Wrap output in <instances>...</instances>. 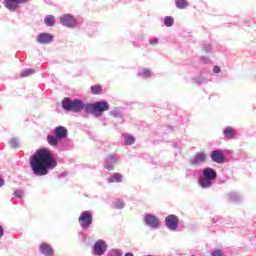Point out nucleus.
<instances>
[{
	"label": "nucleus",
	"instance_id": "20",
	"mask_svg": "<svg viewBox=\"0 0 256 256\" xmlns=\"http://www.w3.org/2000/svg\"><path fill=\"white\" fill-rule=\"evenodd\" d=\"M90 91L92 95H100V93L103 91V87H101V85H94L90 87Z\"/></svg>",
	"mask_w": 256,
	"mask_h": 256
},
{
	"label": "nucleus",
	"instance_id": "16",
	"mask_svg": "<svg viewBox=\"0 0 256 256\" xmlns=\"http://www.w3.org/2000/svg\"><path fill=\"white\" fill-rule=\"evenodd\" d=\"M224 136L227 139H233L235 137V129H233V127L231 126H227L224 130H223Z\"/></svg>",
	"mask_w": 256,
	"mask_h": 256
},
{
	"label": "nucleus",
	"instance_id": "13",
	"mask_svg": "<svg viewBox=\"0 0 256 256\" xmlns=\"http://www.w3.org/2000/svg\"><path fill=\"white\" fill-rule=\"evenodd\" d=\"M211 159L214 163H223V161H225V156L221 150H214L211 153Z\"/></svg>",
	"mask_w": 256,
	"mask_h": 256
},
{
	"label": "nucleus",
	"instance_id": "3",
	"mask_svg": "<svg viewBox=\"0 0 256 256\" xmlns=\"http://www.w3.org/2000/svg\"><path fill=\"white\" fill-rule=\"evenodd\" d=\"M86 104L79 99L72 100L69 97H66L62 100V108L64 111H73L74 113H81V111H85Z\"/></svg>",
	"mask_w": 256,
	"mask_h": 256
},
{
	"label": "nucleus",
	"instance_id": "4",
	"mask_svg": "<svg viewBox=\"0 0 256 256\" xmlns=\"http://www.w3.org/2000/svg\"><path fill=\"white\" fill-rule=\"evenodd\" d=\"M78 223L81 225L82 229H89L93 223V213L89 211L82 212L78 218Z\"/></svg>",
	"mask_w": 256,
	"mask_h": 256
},
{
	"label": "nucleus",
	"instance_id": "8",
	"mask_svg": "<svg viewBox=\"0 0 256 256\" xmlns=\"http://www.w3.org/2000/svg\"><path fill=\"white\" fill-rule=\"evenodd\" d=\"M29 0H5L4 5L6 9H9V11H17L19 9V5L22 3H27Z\"/></svg>",
	"mask_w": 256,
	"mask_h": 256
},
{
	"label": "nucleus",
	"instance_id": "35",
	"mask_svg": "<svg viewBox=\"0 0 256 256\" xmlns=\"http://www.w3.org/2000/svg\"><path fill=\"white\" fill-rule=\"evenodd\" d=\"M3 235H4L3 226H0V237H3Z\"/></svg>",
	"mask_w": 256,
	"mask_h": 256
},
{
	"label": "nucleus",
	"instance_id": "12",
	"mask_svg": "<svg viewBox=\"0 0 256 256\" xmlns=\"http://www.w3.org/2000/svg\"><path fill=\"white\" fill-rule=\"evenodd\" d=\"M51 41H53V35H51L49 33H41L37 37V42L41 43L42 45L51 43Z\"/></svg>",
	"mask_w": 256,
	"mask_h": 256
},
{
	"label": "nucleus",
	"instance_id": "26",
	"mask_svg": "<svg viewBox=\"0 0 256 256\" xmlns=\"http://www.w3.org/2000/svg\"><path fill=\"white\" fill-rule=\"evenodd\" d=\"M15 197H17L18 199H23V191L20 190H16L14 192Z\"/></svg>",
	"mask_w": 256,
	"mask_h": 256
},
{
	"label": "nucleus",
	"instance_id": "11",
	"mask_svg": "<svg viewBox=\"0 0 256 256\" xmlns=\"http://www.w3.org/2000/svg\"><path fill=\"white\" fill-rule=\"evenodd\" d=\"M40 252L42 253V255L45 256H54L55 252L53 251V248L51 247V245L47 244V243H42L39 247Z\"/></svg>",
	"mask_w": 256,
	"mask_h": 256
},
{
	"label": "nucleus",
	"instance_id": "37",
	"mask_svg": "<svg viewBox=\"0 0 256 256\" xmlns=\"http://www.w3.org/2000/svg\"><path fill=\"white\" fill-rule=\"evenodd\" d=\"M5 181H3V179H0V187H3Z\"/></svg>",
	"mask_w": 256,
	"mask_h": 256
},
{
	"label": "nucleus",
	"instance_id": "22",
	"mask_svg": "<svg viewBox=\"0 0 256 256\" xmlns=\"http://www.w3.org/2000/svg\"><path fill=\"white\" fill-rule=\"evenodd\" d=\"M45 24L48 25V27H53L55 25V17L48 16L44 20Z\"/></svg>",
	"mask_w": 256,
	"mask_h": 256
},
{
	"label": "nucleus",
	"instance_id": "24",
	"mask_svg": "<svg viewBox=\"0 0 256 256\" xmlns=\"http://www.w3.org/2000/svg\"><path fill=\"white\" fill-rule=\"evenodd\" d=\"M34 73L35 70L28 68L22 71L21 77H30V75H34Z\"/></svg>",
	"mask_w": 256,
	"mask_h": 256
},
{
	"label": "nucleus",
	"instance_id": "19",
	"mask_svg": "<svg viewBox=\"0 0 256 256\" xmlns=\"http://www.w3.org/2000/svg\"><path fill=\"white\" fill-rule=\"evenodd\" d=\"M109 183H121L123 181V176L120 173H114L108 179Z\"/></svg>",
	"mask_w": 256,
	"mask_h": 256
},
{
	"label": "nucleus",
	"instance_id": "28",
	"mask_svg": "<svg viewBox=\"0 0 256 256\" xmlns=\"http://www.w3.org/2000/svg\"><path fill=\"white\" fill-rule=\"evenodd\" d=\"M10 145L11 147H19V142L17 141V139H12L10 141Z\"/></svg>",
	"mask_w": 256,
	"mask_h": 256
},
{
	"label": "nucleus",
	"instance_id": "27",
	"mask_svg": "<svg viewBox=\"0 0 256 256\" xmlns=\"http://www.w3.org/2000/svg\"><path fill=\"white\" fill-rule=\"evenodd\" d=\"M211 256H225L223 255V251L221 250H215L211 253Z\"/></svg>",
	"mask_w": 256,
	"mask_h": 256
},
{
	"label": "nucleus",
	"instance_id": "2",
	"mask_svg": "<svg viewBox=\"0 0 256 256\" xmlns=\"http://www.w3.org/2000/svg\"><path fill=\"white\" fill-rule=\"evenodd\" d=\"M105 111H109V102L105 100L95 102L94 104L88 103L85 106V113H91L95 117H101Z\"/></svg>",
	"mask_w": 256,
	"mask_h": 256
},
{
	"label": "nucleus",
	"instance_id": "36",
	"mask_svg": "<svg viewBox=\"0 0 256 256\" xmlns=\"http://www.w3.org/2000/svg\"><path fill=\"white\" fill-rule=\"evenodd\" d=\"M106 169H107L108 171H113L114 167H113V166H106Z\"/></svg>",
	"mask_w": 256,
	"mask_h": 256
},
{
	"label": "nucleus",
	"instance_id": "25",
	"mask_svg": "<svg viewBox=\"0 0 256 256\" xmlns=\"http://www.w3.org/2000/svg\"><path fill=\"white\" fill-rule=\"evenodd\" d=\"M126 145H133L135 143V137L133 136H128L124 139Z\"/></svg>",
	"mask_w": 256,
	"mask_h": 256
},
{
	"label": "nucleus",
	"instance_id": "33",
	"mask_svg": "<svg viewBox=\"0 0 256 256\" xmlns=\"http://www.w3.org/2000/svg\"><path fill=\"white\" fill-rule=\"evenodd\" d=\"M110 256H121V253H119L118 251H112Z\"/></svg>",
	"mask_w": 256,
	"mask_h": 256
},
{
	"label": "nucleus",
	"instance_id": "30",
	"mask_svg": "<svg viewBox=\"0 0 256 256\" xmlns=\"http://www.w3.org/2000/svg\"><path fill=\"white\" fill-rule=\"evenodd\" d=\"M116 207L117 209H123L125 207V204L123 202H117Z\"/></svg>",
	"mask_w": 256,
	"mask_h": 256
},
{
	"label": "nucleus",
	"instance_id": "14",
	"mask_svg": "<svg viewBox=\"0 0 256 256\" xmlns=\"http://www.w3.org/2000/svg\"><path fill=\"white\" fill-rule=\"evenodd\" d=\"M54 135L58 138V139H65L68 135V131L67 128L63 127V126H57L54 129Z\"/></svg>",
	"mask_w": 256,
	"mask_h": 256
},
{
	"label": "nucleus",
	"instance_id": "10",
	"mask_svg": "<svg viewBox=\"0 0 256 256\" xmlns=\"http://www.w3.org/2000/svg\"><path fill=\"white\" fill-rule=\"evenodd\" d=\"M205 159H207V154L204 152H198L190 162L192 165H200V163H205Z\"/></svg>",
	"mask_w": 256,
	"mask_h": 256
},
{
	"label": "nucleus",
	"instance_id": "21",
	"mask_svg": "<svg viewBox=\"0 0 256 256\" xmlns=\"http://www.w3.org/2000/svg\"><path fill=\"white\" fill-rule=\"evenodd\" d=\"M175 5L178 9H186V7L189 5V2H187V0H176Z\"/></svg>",
	"mask_w": 256,
	"mask_h": 256
},
{
	"label": "nucleus",
	"instance_id": "32",
	"mask_svg": "<svg viewBox=\"0 0 256 256\" xmlns=\"http://www.w3.org/2000/svg\"><path fill=\"white\" fill-rule=\"evenodd\" d=\"M213 72H214V73H221V68H220L219 66H215V67L213 68Z\"/></svg>",
	"mask_w": 256,
	"mask_h": 256
},
{
	"label": "nucleus",
	"instance_id": "15",
	"mask_svg": "<svg viewBox=\"0 0 256 256\" xmlns=\"http://www.w3.org/2000/svg\"><path fill=\"white\" fill-rule=\"evenodd\" d=\"M203 176L213 181L217 179V172L213 168H206L203 170Z\"/></svg>",
	"mask_w": 256,
	"mask_h": 256
},
{
	"label": "nucleus",
	"instance_id": "29",
	"mask_svg": "<svg viewBox=\"0 0 256 256\" xmlns=\"http://www.w3.org/2000/svg\"><path fill=\"white\" fill-rule=\"evenodd\" d=\"M144 77H151V70L145 69L143 72Z\"/></svg>",
	"mask_w": 256,
	"mask_h": 256
},
{
	"label": "nucleus",
	"instance_id": "7",
	"mask_svg": "<svg viewBox=\"0 0 256 256\" xmlns=\"http://www.w3.org/2000/svg\"><path fill=\"white\" fill-rule=\"evenodd\" d=\"M166 227L170 229L171 231H175L177 227H179V218L175 215H169L165 219Z\"/></svg>",
	"mask_w": 256,
	"mask_h": 256
},
{
	"label": "nucleus",
	"instance_id": "6",
	"mask_svg": "<svg viewBox=\"0 0 256 256\" xmlns=\"http://www.w3.org/2000/svg\"><path fill=\"white\" fill-rule=\"evenodd\" d=\"M60 23L61 25H64V27H75L77 21L72 15L64 14L60 16Z\"/></svg>",
	"mask_w": 256,
	"mask_h": 256
},
{
	"label": "nucleus",
	"instance_id": "18",
	"mask_svg": "<svg viewBox=\"0 0 256 256\" xmlns=\"http://www.w3.org/2000/svg\"><path fill=\"white\" fill-rule=\"evenodd\" d=\"M59 141H61L57 136L48 135L47 136V142L51 147H57L59 145Z\"/></svg>",
	"mask_w": 256,
	"mask_h": 256
},
{
	"label": "nucleus",
	"instance_id": "23",
	"mask_svg": "<svg viewBox=\"0 0 256 256\" xmlns=\"http://www.w3.org/2000/svg\"><path fill=\"white\" fill-rule=\"evenodd\" d=\"M175 23V20L173 19V17L171 16H167L164 19V25H166V27H173V24Z\"/></svg>",
	"mask_w": 256,
	"mask_h": 256
},
{
	"label": "nucleus",
	"instance_id": "1",
	"mask_svg": "<svg viewBox=\"0 0 256 256\" xmlns=\"http://www.w3.org/2000/svg\"><path fill=\"white\" fill-rule=\"evenodd\" d=\"M57 167V159L49 149H39L30 156V168L34 175L43 177L49 173V169Z\"/></svg>",
	"mask_w": 256,
	"mask_h": 256
},
{
	"label": "nucleus",
	"instance_id": "17",
	"mask_svg": "<svg viewBox=\"0 0 256 256\" xmlns=\"http://www.w3.org/2000/svg\"><path fill=\"white\" fill-rule=\"evenodd\" d=\"M212 180L210 178H207L206 176H201L199 179V183L201 185V187H203L204 189L207 187H211L212 185Z\"/></svg>",
	"mask_w": 256,
	"mask_h": 256
},
{
	"label": "nucleus",
	"instance_id": "34",
	"mask_svg": "<svg viewBox=\"0 0 256 256\" xmlns=\"http://www.w3.org/2000/svg\"><path fill=\"white\" fill-rule=\"evenodd\" d=\"M109 159H110V161H114V163H117V159H115V156L110 155Z\"/></svg>",
	"mask_w": 256,
	"mask_h": 256
},
{
	"label": "nucleus",
	"instance_id": "9",
	"mask_svg": "<svg viewBox=\"0 0 256 256\" xmlns=\"http://www.w3.org/2000/svg\"><path fill=\"white\" fill-rule=\"evenodd\" d=\"M145 223L146 225H149V227H152L153 229H157L159 225H161L159 218H156L154 215L151 214L146 215Z\"/></svg>",
	"mask_w": 256,
	"mask_h": 256
},
{
	"label": "nucleus",
	"instance_id": "5",
	"mask_svg": "<svg viewBox=\"0 0 256 256\" xmlns=\"http://www.w3.org/2000/svg\"><path fill=\"white\" fill-rule=\"evenodd\" d=\"M93 249L94 255H105V252L107 251V243H105L103 240H98L95 242Z\"/></svg>",
	"mask_w": 256,
	"mask_h": 256
},
{
	"label": "nucleus",
	"instance_id": "38",
	"mask_svg": "<svg viewBox=\"0 0 256 256\" xmlns=\"http://www.w3.org/2000/svg\"><path fill=\"white\" fill-rule=\"evenodd\" d=\"M125 256H133V254L128 252L125 254Z\"/></svg>",
	"mask_w": 256,
	"mask_h": 256
},
{
	"label": "nucleus",
	"instance_id": "31",
	"mask_svg": "<svg viewBox=\"0 0 256 256\" xmlns=\"http://www.w3.org/2000/svg\"><path fill=\"white\" fill-rule=\"evenodd\" d=\"M157 43H159V40L157 38L150 40V45H157Z\"/></svg>",
	"mask_w": 256,
	"mask_h": 256
}]
</instances>
